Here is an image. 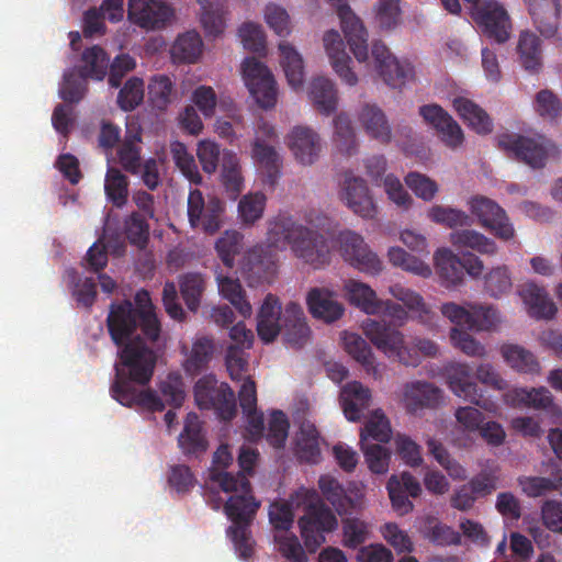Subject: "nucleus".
<instances>
[{
	"label": "nucleus",
	"mask_w": 562,
	"mask_h": 562,
	"mask_svg": "<svg viewBox=\"0 0 562 562\" xmlns=\"http://www.w3.org/2000/svg\"><path fill=\"white\" fill-rule=\"evenodd\" d=\"M131 301L112 302L106 317L109 335L120 348V363L115 364V379L111 395L126 407L139 406L150 412H162L164 401L150 389L138 390L133 383L146 385L154 373L157 356L153 346L159 340L161 324L154 311L147 291Z\"/></svg>",
	"instance_id": "f257e3e1"
},
{
	"label": "nucleus",
	"mask_w": 562,
	"mask_h": 562,
	"mask_svg": "<svg viewBox=\"0 0 562 562\" xmlns=\"http://www.w3.org/2000/svg\"><path fill=\"white\" fill-rule=\"evenodd\" d=\"M257 458L258 452L255 449L243 447L238 456L240 472L236 475L224 471L211 473V480L217 483L223 492L232 493L224 505V512L233 522L227 529V535L243 559L252 554L249 526L260 507V503L252 495L251 485L246 475V473H252Z\"/></svg>",
	"instance_id": "f03ea898"
},
{
	"label": "nucleus",
	"mask_w": 562,
	"mask_h": 562,
	"mask_svg": "<svg viewBox=\"0 0 562 562\" xmlns=\"http://www.w3.org/2000/svg\"><path fill=\"white\" fill-rule=\"evenodd\" d=\"M267 241L269 246L277 249H285L290 246L299 259L314 269H321L330 261L326 238L285 214H279L269 223Z\"/></svg>",
	"instance_id": "7ed1b4c3"
},
{
	"label": "nucleus",
	"mask_w": 562,
	"mask_h": 562,
	"mask_svg": "<svg viewBox=\"0 0 562 562\" xmlns=\"http://www.w3.org/2000/svg\"><path fill=\"white\" fill-rule=\"evenodd\" d=\"M374 315L367 318L362 329L371 342L389 358H396L403 364H414L403 334L397 329L407 318L405 308L398 303L380 300Z\"/></svg>",
	"instance_id": "20e7f679"
},
{
	"label": "nucleus",
	"mask_w": 562,
	"mask_h": 562,
	"mask_svg": "<svg viewBox=\"0 0 562 562\" xmlns=\"http://www.w3.org/2000/svg\"><path fill=\"white\" fill-rule=\"evenodd\" d=\"M194 400L201 409H214L223 420H232L237 412L234 391L227 383H218L213 374L196 381Z\"/></svg>",
	"instance_id": "39448f33"
},
{
	"label": "nucleus",
	"mask_w": 562,
	"mask_h": 562,
	"mask_svg": "<svg viewBox=\"0 0 562 562\" xmlns=\"http://www.w3.org/2000/svg\"><path fill=\"white\" fill-rule=\"evenodd\" d=\"M471 16L488 40L504 44L510 38L513 24L505 7L497 0H482L472 5Z\"/></svg>",
	"instance_id": "423d86ee"
},
{
	"label": "nucleus",
	"mask_w": 562,
	"mask_h": 562,
	"mask_svg": "<svg viewBox=\"0 0 562 562\" xmlns=\"http://www.w3.org/2000/svg\"><path fill=\"white\" fill-rule=\"evenodd\" d=\"M224 202L216 196L204 199L199 189L191 190L188 196V220L193 229L200 228L203 233L213 235L222 226Z\"/></svg>",
	"instance_id": "0eeeda50"
},
{
	"label": "nucleus",
	"mask_w": 562,
	"mask_h": 562,
	"mask_svg": "<svg viewBox=\"0 0 562 562\" xmlns=\"http://www.w3.org/2000/svg\"><path fill=\"white\" fill-rule=\"evenodd\" d=\"M337 524L336 516L325 504L308 505L305 515L299 520L306 549L315 552L325 542V533L335 530Z\"/></svg>",
	"instance_id": "6e6552de"
},
{
	"label": "nucleus",
	"mask_w": 562,
	"mask_h": 562,
	"mask_svg": "<svg viewBox=\"0 0 562 562\" xmlns=\"http://www.w3.org/2000/svg\"><path fill=\"white\" fill-rule=\"evenodd\" d=\"M498 146L507 154L532 168H542L551 148V143L543 136L528 137L517 134H502Z\"/></svg>",
	"instance_id": "1a4fd4ad"
},
{
	"label": "nucleus",
	"mask_w": 562,
	"mask_h": 562,
	"mask_svg": "<svg viewBox=\"0 0 562 562\" xmlns=\"http://www.w3.org/2000/svg\"><path fill=\"white\" fill-rule=\"evenodd\" d=\"M241 72L250 94L262 109H271L277 103V83L268 67L255 57H247Z\"/></svg>",
	"instance_id": "9d476101"
},
{
	"label": "nucleus",
	"mask_w": 562,
	"mask_h": 562,
	"mask_svg": "<svg viewBox=\"0 0 562 562\" xmlns=\"http://www.w3.org/2000/svg\"><path fill=\"white\" fill-rule=\"evenodd\" d=\"M434 260L437 274L446 288L456 286L461 283L464 271L472 277H477L483 271V262L476 256L470 254L461 260L447 248L438 249Z\"/></svg>",
	"instance_id": "9b49d317"
},
{
	"label": "nucleus",
	"mask_w": 562,
	"mask_h": 562,
	"mask_svg": "<svg viewBox=\"0 0 562 562\" xmlns=\"http://www.w3.org/2000/svg\"><path fill=\"white\" fill-rule=\"evenodd\" d=\"M342 258L353 268L367 274L375 276L382 270V261L370 250L361 235L345 231L338 235Z\"/></svg>",
	"instance_id": "f8f14e48"
},
{
	"label": "nucleus",
	"mask_w": 562,
	"mask_h": 562,
	"mask_svg": "<svg viewBox=\"0 0 562 562\" xmlns=\"http://www.w3.org/2000/svg\"><path fill=\"white\" fill-rule=\"evenodd\" d=\"M371 56L378 74L387 86L401 89L414 78V67L411 63L394 57L383 42H373Z\"/></svg>",
	"instance_id": "ddd939ff"
},
{
	"label": "nucleus",
	"mask_w": 562,
	"mask_h": 562,
	"mask_svg": "<svg viewBox=\"0 0 562 562\" xmlns=\"http://www.w3.org/2000/svg\"><path fill=\"white\" fill-rule=\"evenodd\" d=\"M171 16V8L162 0H128L127 19L140 29H162Z\"/></svg>",
	"instance_id": "4468645a"
},
{
	"label": "nucleus",
	"mask_w": 562,
	"mask_h": 562,
	"mask_svg": "<svg viewBox=\"0 0 562 562\" xmlns=\"http://www.w3.org/2000/svg\"><path fill=\"white\" fill-rule=\"evenodd\" d=\"M469 206L480 223L494 232L497 237L508 240L514 236V227L505 211L493 200L476 195L469 201Z\"/></svg>",
	"instance_id": "2eb2a0df"
},
{
	"label": "nucleus",
	"mask_w": 562,
	"mask_h": 562,
	"mask_svg": "<svg viewBox=\"0 0 562 562\" xmlns=\"http://www.w3.org/2000/svg\"><path fill=\"white\" fill-rule=\"evenodd\" d=\"M533 26L551 38L557 35L562 18V0H524Z\"/></svg>",
	"instance_id": "dca6fc26"
},
{
	"label": "nucleus",
	"mask_w": 562,
	"mask_h": 562,
	"mask_svg": "<svg viewBox=\"0 0 562 562\" xmlns=\"http://www.w3.org/2000/svg\"><path fill=\"white\" fill-rule=\"evenodd\" d=\"M448 384L458 396L481 408L490 409L493 405L472 380V369L467 363H456L448 370Z\"/></svg>",
	"instance_id": "f3484780"
},
{
	"label": "nucleus",
	"mask_w": 562,
	"mask_h": 562,
	"mask_svg": "<svg viewBox=\"0 0 562 562\" xmlns=\"http://www.w3.org/2000/svg\"><path fill=\"white\" fill-rule=\"evenodd\" d=\"M341 200L357 215L373 218L376 206L370 195L366 181L359 177L347 175L342 184Z\"/></svg>",
	"instance_id": "a211bd4d"
},
{
	"label": "nucleus",
	"mask_w": 562,
	"mask_h": 562,
	"mask_svg": "<svg viewBox=\"0 0 562 562\" xmlns=\"http://www.w3.org/2000/svg\"><path fill=\"white\" fill-rule=\"evenodd\" d=\"M324 47L335 72L348 86H356L358 77L351 69V58L346 52L344 40L336 30L324 34Z\"/></svg>",
	"instance_id": "6ab92c4d"
},
{
	"label": "nucleus",
	"mask_w": 562,
	"mask_h": 562,
	"mask_svg": "<svg viewBox=\"0 0 562 562\" xmlns=\"http://www.w3.org/2000/svg\"><path fill=\"white\" fill-rule=\"evenodd\" d=\"M442 391L427 382H413L404 387L403 403L408 413L415 414L424 408H437L442 403Z\"/></svg>",
	"instance_id": "aec40b11"
},
{
	"label": "nucleus",
	"mask_w": 562,
	"mask_h": 562,
	"mask_svg": "<svg viewBox=\"0 0 562 562\" xmlns=\"http://www.w3.org/2000/svg\"><path fill=\"white\" fill-rule=\"evenodd\" d=\"M282 310L279 299L268 294L257 315V334L265 342H272L283 327Z\"/></svg>",
	"instance_id": "412c9836"
},
{
	"label": "nucleus",
	"mask_w": 562,
	"mask_h": 562,
	"mask_svg": "<svg viewBox=\"0 0 562 562\" xmlns=\"http://www.w3.org/2000/svg\"><path fill=\"white\" fill-rule=\"evenodd\" d=\"M290 149L302 165L314 164L321 153V139L317 133L305 126H295L289 140Z\"/></svg>",
	"instance_id": "4be33fe9"
},
{
	"label": "nucleus",
	"mask_w": 562,
	"mask_h": 562,
	"mask_svg": "<svg viewBox=\"0 0 562 562\" xmlns=\"http://www.w3.org/2000/svg\"><path fill=\"white\" fill-rule=\"evenodd\" d=\"M282 322L286 342L295 348L303 347L311 330L301 305L294 302L288 303L283 310Z\"/></svg>",
	"instance_id": "5701e85b"
},
{
	"label": "nucleus",
	"mask_w": 562,
	"mask_h": 562,
	"mask_svg": "<svg viewBox=\"0 0 562 562\" xmlns=\"http://www.w3.org/2000/svg\"><path fill=\"white\" fill-rule=\"evenodd\" d=\"M306 301L311 314L315 318L323 319L326 323H333L339 319L345 312L342 304L339 303L335 294L327 289H311Z\"/></svg>",
	"instance_id": "b1692460"
},
{
	"label": "nucleus",
	"mask_w": 562,
	"mask_h": 562,
	"mask_svg": "<svg viewBox=\"0 0 562 562\" xmlns=\"http://www.w3.org/2000/svg\"><path fill=\"white\" fill-rule=\"evenodd\" d=\"M340 400L346 418L358 422L370 407L371 391L362 383L352 381L342 387Z\"/></svg>",
	"instance_id": "393cba45"
},
{
	"label": "nucleus",
	"mask_w": 562,
	"mask_h": 562,
	"mask_svg": "<svg viewBox=\"0 0 562 562\" xmlns=\"http://www.w3.org/2000/svg\"><path fill=\"white\" fill-rule=\"evenodd\" d=\"M519 293L530 316L537 319H551L555 316L558 308L543 286L526 283Z\"/></svg>",
	"instance_id": "a878e982"
},
{
	"label": "nucleus",
	"mask_w": 562,
	"mask_h": 562,
	"mask_svg": "<svg viewBox=\"0 0 562 562\" xmlns=\"http://www.w3.org/2000/svg\"><path fill=\"white\" fill-rule=\"evenodd\" d=\"M452 104L463 122L477 134L486 135L493 131V122L490 115L472 100L457 97Z\"/></svg>",
	"instance_id": "bb28decb"
},
{
	"label": "nucleus",
	"mask_w": 562,
	"mask_h": 562,
	"mask_svg": "<svg viewBox=\"0 0 562 562\" xmlns=\"http://www.w3.org/2000/svg\"><path fill=\"white\" fill-rule=\"evenodd\" d=\"M178 445L186 456H199L206 451L207 441L202 431V423L195 413L187 415L183 430L178 437Z\"/></svg>",
	"instance_id": "cd10ccee"
},
{
	"label": "nucleus",
	"mask_w": 562,
	"mask_h": 562,
	"mask_svg": "<svg viewBox=\"0 0 562 562\" xmlns=\"http://www.w3.org/2000/svg\"><path fill=\"white\" fill-rule=\"evenodd\" d=\"M252 158L265 175L263 182L273 188L280 178L282 160L274 147L256 139L252 146Z\"/></svg>",
	"instance_id": "c85d7f7f"
},
{
	"label": "nucleus",
	"mask_w": 562,
	"mask_h": 562,
	"mask_svg": "<svg viewBox=\"0 0 562 562\" xmlns=\"http://www.w3.org/2000/svg\"><path fill=\"white\" fill-rule=\"evenodd\" d=\"M359 121L372 138L387 144L392 138V130L384 112L375 104H364Z\"/></svg>",
	"instance_id": "c756f323"
},
{
	"label": "nucleus",
	"mask_w": 562,
	"mask_h": 562,
	"mask_svg": "<svg viewBox=\"0 0 562 562\" xmlns=\"http://www.w3.org/2000/svg\"><path fill=\"white\" fill-rule=\"evenodd\" d=\"M505 401L513 406H527L535 409H549L553 405L550 391L543 386L513 389L505 394Z\"/></svg>",
	"instance_id": "7c9ffc66"
},
{
	"label": "nucleus",
	"mask_w": 562,
	"mask_h": 562,
	"mask_svg": "<svg viewBox=\"0 0 562 562\" xmlns=\"http://www.w3.org/2000/svg\"><path fill=\"white\" fill-rule=\"evenodd\" d=\"M142 131H133L127 127L125 138L117 149L119 162L123 169L133 175H137L142 167L140 146Z\"/></svg>",
	"instance_id": "2f4dec72"
},
{
	"label": "nucleus",
	"mask_w": 562,
	"mask_h": 562,
	"mask_svg": "<svg viewBox=\"0 0 562 562\" xmlns=\"http://www.w3.org/2000/svg\"><path fill=\"white\" fill-rule=\"evenodd\" d=\"M215 351L214 340L206 336L195 338L184 361V370L190 375H196L209 366Z\"/></svg>",
	"instance_id": "473e14b6"
},
{
	"label": "nucleus",
	"mask_w": 562,
	"mask_h": 562,
	"mask_svg": "<svg viewBox=\"0 0 562 562\" xmlns=\"http://www.w3.org/2000/svg\"><path fill=\"white\" fill-rule=\"evenodd\" d=\"M216 281L220 294L227 300L243 317H250L252 307L246 299V292L239 280L220 273L216 276Z\"/></svg>",
	"instance_id": "72a5a7b5"
},
{
	"label": "nucleus",
	"mask_w": 562,
	"mask_h": 562,
	"mask_svg": "<svg viewBox=\"0 0 562 562\" xmlns=\"http://www.w3.org/2000/svg\"><path fill=\"white\" fill-rule=\"evenodd\" d=\"M318 487L323 496L333 505L338 515H347L355 507V502L349 497L339 481L329 475H322Z\"/></svg>",
	"instance_id": "f704fd0d"
},
{
	"label": "nucleus",
	"mask_w": 562,
	"mask_h": 562,
	"mask_svg": "<svg viewBox=\"0 0 562 562\" xmlns=\"http://www.w3.org/2000/svg\"><path fill=\"white\" fill-rule=\"evenodd\" d=\"M279 50L281 56V66L285 74L288 83L293 89H300L304 82V66L302 56L299 52L289 43L281 42L279 44Z\"/></svg>",
	"instance_id": "c9c22d12"
},
{
	"label": "nucleus",
	"mask_w": 562,
	"mask_h": 562,
	"mask_svg": "<svg viewBox=\"0 0 562 562\" xmlns=\"http://www.w3.org/2000/svg\"><path fill=\"white\" fill-rule=\"evenodd\" d=\"M82 65L78 71L88 79L101 81L105 78L109 68V56L106 52L98 46L93 45L86 48L81 55Z\"/></svg>",
	"instance_id": "e433bc0d"
},
{
	"label": "nucleus",
	"mask_w": 562,
	"mask_h": 562,
	"mask_svg": "<svg viewBox=\"0 0 562 562\" xmlns=\"http://www.w3.org/2000/svg\"><path fill=\"white\" fill-rule=\"evenodd\" d=\"M517 52L520 63L526 70L538 71L542 65L540 38L530 31L520 33Z\"/></svg>",
	"instance_id": "4c0bfd02"
},
{
	"label": "nucleus",
	"mask_w": 562,
	"mask_h": 562,
	"mask_svg": "<svg viewBox=\"0 0 562 562\" xmlns=\"http://www.w3.org/2000/svg\"><path fill=\"white\" fill-rule=\"evenodd\" d=\"M310 94L316 109L321 113L329 115L336 111L338 97L331 80L324 77L314 79L311 83Z\"/></svg>",
	"instance_id": "58836bf2"
},
{
	"label": "nucleus",
	"mask_w": 562,
	"mask_h": 562,
	"mask_svg": "<svg viewBox=\"0 0 562 562\" xmlns=\"http://www.w3.org/2000/svg\"><path fill=\"white\" fill-rule=\"evenodd\" d=\"M344 288L347 299L352 305L359 307L369 315L375 314L380 300L371 286L363 282L350 279L346 281Z\"/></svg>",
	"instance_id": "ea45409f"
},
{
	"label": "nucleus",
	"mask_w": 562,
	"mask_h": 562,
	"mask_svg": "<svg viewBox=\"0 0 562 562\" xmlns=\"http://www.w3.org/2000/svg\"><path fill=\"white\" fill-rule=\"evenodd\" d=\"M345 350L366 371L374 376L378 375L379 369L375 364L374 357L370 345L358 334L345 333L344 335Z\"/></svg>",
	"instance_id": "a19ab883"
},
{
	"label": "nucleus",
	"mask_w": 562,
	"mask_h": 562,
	"mask_svg": "<svg viewBox=\"0 0 562 562\" xmlns=\"http://www.w3.org/2000/svg\"><path fill=\"white\" fill-rule=\"evenodd\" d=\"M205 286L206 281L199 272H187L179 277L181 296L191 312L199 310Z\"/></svg>",
	"instance_id": "79ce46f5"
},
{
	"label": "nucleus",
	"mask_w": 562,
	"mask_h": 562,
	"mask_svg": "<svg viewBox=\"0 0 562 562\" xmlns=\"http://www.w3.org/2000/svg\"><path fill=\"white\" fill-rule=\"evenodd\" d=\"M201 5V23L207 37H217L225 30V5L223 2L212 3L209 0H198Z\"/></svg>",
	"instance_id": "37998d69"
},
{
	"label": "nucleus",
	"mask_w": 562,
	"mask_h": 562,
	"mask_svg": "<svg viewBox=\"0 0 562 562\" xmlns=\"http://www.w3.org/2000/svg\"><path fill=\"white\" fill-rule=\"evenodd\" d=\"M505 361L516 371L521 373H539L540 364L535 355L518 345H505L502 347Z\"/></svg>",
	"instance_id": "c03bdc74"
},
{
	"label": "nucleus",
	"mask_w": 562,
	"mask_h": 562,
	"mask_svg": "<svg viewBox=\"0 0 562 562\" xmlns=\"http://www.w3.org/2000/svg\"><path fill=\"white\" fill-rule=\"evenodd\" d=\"M175 85L169 76L158 74L148 83V100L153 108L166 110L175 97Z\"/></svg>",
	"instance_id": "a18cd8bd"
},
{
	"label": "nucleus",
	"mask_w": 562,
	"mask_h": 562,
	"mask_svg": "<svg viewBox=\"0 0 562 562\" xmlns=\"http://www.w3.org/2000/svg\"><path fill=\"white\" fill-rule=\"evenodd\" d=\"M450 241L456 247L471 248L480 254L493 255L496 251L494 240L473 229H462L451 233Z\"/></svg>",
	"instance_id": "49530a36"
},
{
	"label": "nucleus",
	"mask_w": 562,
	"mask_h": 562,
	"mask_svg": "<svg viewBox=\"0 0 562 562\" xmlns=\"http://www.w3.org/2000/svg\"><path fill=\"white\" fill-rule=\"evenodd\" d=\"M334 142L338 150L346 155L352 156L357 153V138L347 114L340 113L334 119Z\"/></svg>",
	"instance_id": "de8ad7c7"
},
{
	"label": "nucleus",
	"mask_w": 562,
	"mask_h": 562,
	"mask_svg": "<svg viewBox=\"0 0 562 562\" xmlns=\"http://www.w3.org/2000/svg\"><path fill=\"white\" fill-rule=\"evenodd\" d=\"M202 40L196 32H187L176 40L171 53L175 59L183 63H195L202 53Z\"/></svg>",
	"instance_id": "09e8293b"
},
{
	"label": "nucleus",
	"mask_w": 562,
	"mask_h": 562,
	"mask_svg": "<svg viewBox=\"0 0 562 562\" xmlns=\"http://www.w3.org/2000/svg\"><path fill=\"white\" fill-rule=\"evenodd\" d=\"M390 262L400 267L403 270L419 276L422 278H428L431 276V268L420 258L409 255L403 248L391 247L387 252Z\"/></svg>",
	"instance_id": "8fccbe9b"
},
{
	"label": "nucleus",
	"mask_w": 562,
	"mask_h": 562,
	"mask_svg": "<svg viewBox=\"0 0 562 562\" xmlns=\"http://www.w3.org/2000/svg\"><path fill=\"white\" fill-rule=\"evenodd\" d=\"M87 77L70 69L64 74L58 94L66 103H79L87 92Z\"/></svg>",
	"instance_id": "3c124183"
},
{
	"label": "nucleus",
	"mask_w": 562,
	"mask_h": 562,
	"mask_svg": "<svg viewBox=\"0 0 562 562\" xmlns=\"http://www.w3.org/2000/svg\"><path fill=\"white\" fill-rule=\"evenodd\" d=\"M104 190L108 199L117 207L126 204L128 198V180L116 168H109L105 176Z\"/></svg>",
	"instance_id": "603ef678"
},
{
	"label": "nucleus",
	"mask_w": 562,
	"mask_h": 562,
	"mask_svg": "<svg viewBox=\"0 0 562 562\" xmlns=\"http://www.w3.org/2000/svg\"><path fill=\"white\" fill-rule=\"evenodd\" d=\"M391 436L392 429L389 419L381 409H375L361 429L360 441L372 439L379 442H387Z\"/></svg>",
	"instance_id": "864d4df0"
},
{
	"label": "nucleus",
	"mask_w": 562,
	"mask_h": 562,
	"mask_svg": "<svg viewBox=\"0 0 562 562\" xmlns=\"http://www.w3.org/2000/svg\"><path fill=\"white\" fill-rule=\"evenodd\" d=\"M342 544L348 549H357L370 537V526L357 517L342 519Z\"/></svg>",
	"instance_id": "5fc2aeb1"
},
{
	"label": "nucleus",
	"mask_w": 562,
	"mask_h": 562,
	"mask_svg": "<svg viewBox=\"0 0 562 562\" xmlns=\"http://www.w3.org/2000/svg\"><path fill=\"white\" fill-rule=\"evenodd\" d=\"M216 252L227 268H233L235 257L243 249V235L237 231H226L215 243Z\"/></svg>",
	"instance_id": "6e6d98bb"
},
{
	"label": "nucleus",
	"mask_w": 562,
	"mask_h": 562,
	"mask_svg": "<svg viewBox=\"0 0 562 562\" xmlns=\"http://www.w3.org/2000/svg\"><path fill=\"white\" fill-rule=\"evenodd\" d=\"M124 232L131 245L144 249L149 240V225L146 217L133 212L124 221Z\"/></svg>",
	"instance_id": "4d7b16f0"
},
{
	"label": "nucleus",
	"mask_w": 562,
	"mask_h": 562,
	"mask_svg": "<svg viewBox=\"0 0 562 562\" xmlns=\"http://www.w3.org/2000/svg\"><path fill=\"white\" fill-rule=\"evenodd\" d=\"M369 470L374 474H384L389 471L391 452L387 448L369 441H360Z\"/></svg>",
	"instance_id": "13d9d810"
},
{
	"label": "nucleus",
	"mask_w": 562,
	"mask_h": 562,
	"mask_svg": "<svg viewBox=\"0 0 562 562\" xmlns=\"http://www.w3.org/2000/svg\"><path fill=\"white\" fill-rule=\"evenodd\" d=\"M170 154L182 175L193 183H200L202 177L192 155L188 153L186 145L181 142H173L170 145Z\"/></svg>",
	"instance_id": "bf43d9fd"
},
{
	"label": "nucleus",
	"mask_w": 562,
	"mask_h": 562,
	"mask_svg": "<svg viewBox=\"0 0 562 562\" xmlns=\"http://www.w3.org/2000/svg\"><path fill=\"white\" fill-rule=\"evenodd\" d=\"M144 80L138 77L130 78L117 94V104L125 111H133L144 100Z\"/></svg>",
	"instance_id": "052dcab7"
},
{
	"label": "nucleus",
	"mask_w": 562,
	"mask_h": 562,
	"mask_svg": "<svg viewBox=\"0 0 562 562\" xmlns=\"http://www.w3.org/2000/svg\"><path fill=\"white\" fill-rule=\"evenodd\" d=\"M428 217L432 222L450 228L469 226L471 224L470 216L465 212L450 206L434 205L428 211Z\"/></svg>",
	"instance_id": "680f3d73"
},
{
	"label": "nucleus",
	"mask_w": 562,
	"mask_h": 562,
	"mask_svg": "<svg viewBox=\"0 0 562 562\" xmlns=\"http://www.w3.org/2000/svg\"><path fill=\"white\" fill-rule=\"evenodd\" d=\"M429 453L435 460L447 470L448 474L453 479H463L465 476V470L453 460L448 450L442 446L441 442L434 438H429L426 441Z\"/></svg>",
	"instance_id": "e2e57ef3"
},
{
	"label": "nucleus",
	"mask_w": 562,
	"mask_h": 562,
	"mask_svg": "<svg viewBox=\"0 0 562 562\" xmlns=\"http://www.w3.org/2000/svg\"><path fill=\"white\" fill-rule=\"evenodd\" d=\"M274 542L281 555L290 562H307V555L294 535L280 533L274 535Z\"/></svg>",
	"instance_id": "0e129e2a"
},
{
	"label": "nucleus",
	"mask_w": 562,
	"mask_h": 562,
	"mask_svg": "<svg viewBox=\"0 0 562 562\" xmlns=\"http://www.w3.org/2000/svg\"><path fill=\"white\" fill-rule=\"evenodd\" d=\"M450 340L454 348L469 357L483 358L486 355L485 347L468 331L453 327L450 330Z\"/></svg>",
	"instance_id": "69168bd1"
},
{
	"label": "nucleus",
	"mask_w": 562,
	"mask_h": 562,
	"mask_svg": "<svg viewBox=\"0 0 562 562\" xmlns=\"http://www.w3.org/2000/svg\"><path fill=\"white\" fill-rule=\"evenodd\" d=\"M535 110L542 119L555 121L562 112V103L551 90L543 89L536 94Z\"/></svg>",
	"instance_id": "338daca9"
},
{
	"label": "nucleus",
	"mask_w": 562,
	"mask_h": 562,
	"mask_svg": "<svg viewBox=\"0 0 562 562\" xmlns=\"http://www.w3.org/2000/svg\"><path fill=\"white\" fill-rule=\"evenodd\" d=\"M401 0H379L375 5V20L383 30L396 27L401 21Z\"/></svg>",
	"instance_id": "774afa93"
}]
</instances>
